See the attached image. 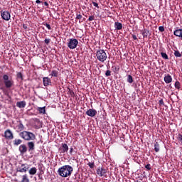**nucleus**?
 Returning a JSON list of instances; mask_svg holds the SVG:
<instances>
[{
  "label": "nucleus",
  "instance_id": "obj_1",
  "mask_svg": "<svg viewBox=\"0 0 182 182\" xmlns=\"http://www.w3.org/2000/svg\"><path fill=\"white\" fill-rule=\"evenodd\" d=\"M14 85V80L8 74L0 72V90L5 92L6 89H11Z\"/></svg>",
  "mask_w": 182,
  "mask_h": 182
},
{
  "label": "nucleus",
  "instance_id": "obj_2",
  "mask_svg": "<svg viewBox=\"0 0 182 182\" xmlns=\"http://www.w3.org/2000/svg\"><path fill=\"white\" fill-rule=\"evenodd\" d=\"M57 173L60 177H70L73 173V168L70 165H64L58 168Z\"/></svg>",
  "mask_w": 182,
  "mask_h": 182
},
{
  "label": "nucleus",
  "instance_id": "obj_3",
  "mask_svg": "<svg viewBox=\"0 0 182 182\" xmlns=\"http://www.w3.org/2000/svg\"><path fill=\"white\" fill-rule=\"evenodd\" d=\"M18 136L26 140V141H31L32 140H35L36 139V136L31 132L23 131L18 134Z\"/></svg>",
  "mask_w": 182,
  "mask_h": 182
},
{
  "label": "nucleus",
  "instance_id": "obj_4",
  "mask_svg": "<svg viewBox=\"0 0 182 182\" xmlns=\"http://www.w3.org/2000/svg\"><path fill=\"white\" fill-rule=\"evenodd\" d=\"M96 58L100 62L103 63L107 59V54L105 50H98L96 52Z\"/></svg>",
  "mask_w": 182,
  "mask_h": 182
},
{
  "label": "nucleus",
  "instance_id": "obj_5",
  "mask_svg": "<svg viewBox=\"0 0 182 182\" xmlns=\"http://www.w3.org/2000/svg\"><path fill=\"white\" fill-rule=\"evenodd\" d=\"M79 41L76 38H70L68 43V47L69 49H76Z\"/></svg>",
  "mask_w": 182,
  "mask_h": 182
},
{
  "label": "nucleus",
  "instance_id": "obj_6",
  "mask_svg": "<svg viewBox=\"0 0 182 182\" xmlns=\"http://www.w3.org/2000/svg\"><path fill=\"white\" fill-rule=\"evenodd\" d=\"M29 170V164H21L17 167L18 173H26Z\"/></svg>",
  "mask_w": 182,
  "mask_h": 182
},
{
  "label": "nucleus",
  "instance_id": "obj_7",
  "mask_svg": "<svg viewBox=\"0 0 182 182\" xmlns=\"http://www.w3.org/2000/svg\"><path fill=\"white\" fill-rule=\"evenodd\" d=\"M106 173H107V170L103 167H98L97 169V174L100 177H105L106 176Z\"/></svg>",
  "mask_w": 182,
  "mask_h": 182
},
{
  "label": "nucleus",
  "instance_id": "obj_8",
  "mask_svg": "<svg viewBox=\"0 0 182 182\" xmlns=\"http://www.w3.org/2000/svg\"><path fill=\"white\" fill-rule=\"evenodd\" d=\"M1 16L4 21H9L11 19V13L8 11H1Z\"/></svg>",
  "mask_w": 182,
  "mask_h": 182
},
{
  "label": "nucleus",
  "instance_id": "obj_9",
  "mask_svg": "<svg viewBox=\"0 0 182 182\" xmlns=\"http://www.w3.org/2000/svg\"><path fill=\"white\" fill-rule=\"evenodd\" d=\"M4 137L5 139H6V140H13L14 133H12V131H11V129H6L4 132Z\"/></svg>",
  "mask_w": 182,
  "mask_h": 182
},
{
  "label": "nucleus",
  "instance_id": "obj_10",
  "mask_svg": "<svg viewBox=\"0 0 182 182\" xmlns=\"http://www.w3.org/2000/svg\"><path fill=\"white\" fill-rule=\"evenodd\" d=\"M96 114H97V111L95 109H90L86 112V115L90 116V117H95Z\"/></svg>",
  "mask_w": 182,
  "mask_h": 182
},
{
  "label": "nucleus",
  "instance_id": "obj_11",
  "mask_svg": "<svg viewBox=\"0 0 182 182\" xmlns=\"http://www.w3.org/2000/svg\"><path fill=\"white\" fill-rule=\"evenodd\" d=\"M18 151L21 154H26V151H28V147L25 144H21L18 147Z\"/></svg>",
  "mask_w": 182,
  "mask_h": 182
},
{
  "label": "nucleus",
  "instance_id": "obj_12",
  "mask_svg": "<svg viewBox=\"0 0 182 182\" xmlns=\"http://www.w3.org/2000/svg\"><path fill=\"white\" fill-rule=\"evenodd\" d=\"M43 86H50V85H52V81L50 80V78L48 77H44L43 78Z\"/></svg>",
  "mask_w": 182,
  "mask_h": 182
},
{
  "label": "nucleus",
  "instance_id": "obj_13",
  "mask_svg": "<svg viewBox=\"0 0 182 182\" xmlns=\"http://www.w3.org/2000/svg\"><path fill=\"white\" fill-rule=\"evenodd\" d=\"M164 80L166 84L171 83V82H173V77L169 74H167L164 76Z\"/></svg>",
  "mask_w": 182,
  "mask_h": 182
},
{
  "label": "nucleus",
  "instance_id": "obj_14",
  "mask_svg": "<svg viewBox=\"0 0 182 182\" xmlns=\"http://www.w3.org/2000/svg\"><path fill=\"white\" fill-rule=\"evenodd\" d=\"M27 146L28 147V151H33L35 150V142L29 141L27 143Z\"/></svg>",
  "mask_w": 182,
  "mask_h": 182
},
{
  "label": "nucleus",
  "instance_id": "obj_15",
  "mask_svg": "<svg viewBox=\"0 0 182 182\" xmlns=\"http://www.w3.org/2000/svg\"><path fill=\"white\" fill-rule=\"evenodd\" d=\"M114 28L116 31H122V29H123V24L117 21L114 23Z\"/></svg>",
  "mask_w": 182,
  "mask_h": 182
},
{
  "label": "nucleus",
  "instance_id": "obj_16",
  "mask_svg": "<svg viewBox=\"0 0 182 182\" xmlns=\"http://www.w3.org/2000/svg\"><path fill=\"white\" fill-rule=\"evenodd\" d=\"M16 106L17 107H19V109H23V107L26 106V102L25 101L17 102Z\"/></svg>",
  "mask_w": 182,
  "mask_h": 182
},
{
  "label": "nucleus",
  "instance_id": "obj_17",
  "mask_svg": "<svg viewBox=\"0 0 182 182\" xmlns=\"http://www.w3.org/2000/svg\"><path fill=\"white\" fill-rule=\"evenodd\" d=\"M173 35H175V36H178V38H181L182 39V29L176 30L173 32Z\"/></svg>",
  "mask_w": 182,
  "mask_h": 182
},
{
  "label": "nucleus",
  "instance_id": "obj_18",
  "mask_svg": "<svg viewBox=\"0 0 182 182\" xmlns=\"http://www.w3.org/2000/svg\"><path fill=\"white\" fill-rule=\"evenodd\" d=\"M38 171V169L36 167H32L29 171L28 173L30 176H35Z\"/></svg>",
  "mask_w": 182,
  "mask_h": 182
},
{
  "label": "nucleus",
  "instance_id": "obj_19",
  "mask_svg": "<svg viewBox=\"0 0 182 182\" xmlns=\"http://www.w3.org/2000/svg\"><path fill=\"white\" fill-rule=\"evenodd\" d=\"M141 33L143 36V38H147L149 36V34L150 33V31L147 28H145L141 31Z\"/></svg>",
  "mask_w": 182,
  "mask_h": 182
},
{
  "label": "nucleus",
  "instance_id": "obj_20",
  "mask_svg": "<svg viewBox=\"0 0 182 182\" xmlns=\"http://www.w3.org/2000/svg\"><path fill=\"white\" fill-rule=\"evenodd\" d=\"M46 107H38L37 110L41 114H45L46 113Z\"/></svg>",
  "mask_w": 182,
  "mask_h": 182
},
{
  "label": "nucleus",
  "instance_id": "obj_21",
  "mask_svg": "<svg viewBox=\"0 0 182 182\" xmlns=\"http://www.w3.org/2000/svg\"><path fill=\"white\" fill-rule=\"evenodd\" d=\"M13 144L14 146H19V144H22V139H15L14 141H13Z\"/></svg>",
  "mask_w": 182,
  "mask_h": 182
},
{
  "label": "nucleus",
  "instance_id": "obj_22",
  "mask_svg": "<svg viewBox=\"0 0 182 182\" xmlns=\"http://www.w3.org/2000/svg\"><path fill=\"white\" fill-rule=\"evenodd\" d=\"M17 131L18 132H22V130H23V129L25 128V127L23 126V124H22V122H20L17 126Z\"/></svg>",
  "mask_w": 182,
  "mask_h": 182
},
{
  "label": "nucleus",
  "instance_id": "obj_23",
  "mask_svg": "<svg viewBox=\"0 0 182 182\" xmlns=\"http://www.w3.org/2000/svg\"><path fill=\"white\" fill-rule=\"evenodd\" d=\"M63 147V153H68V150H69V146L66 144H62Z\"/></svg>",
  "mask_w": 182,
  "mask_h": 182
},
{
  "label": "nucleus",
  "instance_id": "obj_24",
  "mask_svg": "<svg viewBox=\"0 0 182 182\" xmlns=\"http://www.w3.org/2000/svg\"><path fill=\"white\" fill-rule=\"evenodd\" d=\"M21 182H29V178H28L27 174L22 176Z\"/></svg>",
  "mask_w": 182,
  "mask_h": 182
},
{
  "label": "nucleus",
  "instance_id": "obj_25",
  "mask_svg": "<svg viewBox=\"0 0 182 182\" xmlns=\"http://www.w3.org/2000/svg\"><path fill=\"white\" fill-rule=\"evenodd\" d=\"M154 151L156 153H159V151H160V145L159 144V142L154 143Z\"/></svg>",
  "mask_w": 182,
  "mask_h": 182
},
{
  "label": "nucleus",
  "instance_id": "obj_26",
  "mask_svg": "<svg viewBox=\"0 0 182 182\" xmlns=\"http://www.w3.org/2000/svg\"><path fill=\"white\" fill-rule=\"evenodd\" d=\"M58 70H53L51 72L50 76H52L53 77H58Z\"/></svg>",
  "mask_w": 182,
  "mask_h": 182
},
{
  "label": "nucleus",
  "instance_id": "obj_27",
  "mask_svg": "<svg viewBox=\"0 0 182 182\" xmlns=\"http://www.w3.org/2000/svg\"><path fill=\"white\" fill-rule=\"evenodd\" d=\"M173 55L176 58H181V53L178 50H175Z\"/></svg>",
  "mask_w": 182,
  "mask_h": 182
},
{
  "label": "nucleus",
  "instance_id": "obj_28",
  "mask_svg": "<svg viewBox=\"0 0 182 182\" xmlns=\"http://www.w3.org/2000/svg\"><path fill=\"white\" fill-rule=\"evenodd\" d=\"M176 89H178L179 90L180 87H181V85L180 84V82L176 81L174 85Z\"/></svg>",
  "mask_w": 182,
  "mask_h": 182
},
{
  "label": "nucleus",
  "instance_id": "obj_29",
  "mask_svg": "<svg viewBox=\"0 0 182 182\" xmlns=\"http://www.w3.org/2000/svg\"><path fill=\"white\" fill-rule=\"evenodd\" d=\"M127 80L128 83H133V77H132V75H129Z\"/></svg>",
  "mask_w": 182,
  "mask_h": 182
},
{
  "label": "nucleus",
  "instance_id": "obj_30",
  "mask_svg": "<svg viewBox=\"0 0 182 182\" xmlns=\"http://www.w3.org/2000/svg\"><path fill=\"white\" fill-rule=\"evenodd\" d=\"M161 55L162 56L163 59H168V55L166 53H161Z\"/></svg>",
  "mask_w": 182,
  "mask_h": 182
},
{
  "label": "nucleus",
  "instance_id": "obj_31",
  "mask_svg": "<svg viewBox=\"0 0 182 182\" xmlns=\"http://www.w3.org/2000/svg\"><path fill=\"white\" fill-rule=\"evenodd\" d=\"M110 75H112V71H110L109 70H107L105 73V76L109 77V76H110Z\"/></svg>",
  "mask_w": 182,
  "mask_h": 182
},
{
  "label": "nucleus",
  "instance_id": "obj_32",
  "mask_svg": "<svg viewBox=\"0 0 182 182\" xmlns=\"http://www.w3.org/2000/svg\"><path fill=\"white\" fill-rule=\"evenodd\" d=\"M178 141H180L181 143H182V134H179L178 135Z\"/></svg>",
  "mask_w": 182,
  "mask_h": 182
},
{
  "label": "nucleus",
  "instance_id": "obj_33",
  "mask_svg": "<svg viewBox=\"0 0 182 182\" xmlns=\"http://www.w3.org/2000/svg\"><path fill=\"white\" fill-rule=\"evenodd\" d=\"M17 77L18 79H21V80H22V79H23V77H22V73H17Z\"/></svg>",
  "mask_w": 182,
  "mask_h": 182
},
{
  "label": "nucleus",
  "instance_id": "obj_34",
  "mask_svg": "<svg viewBox=\"0 0 182 182\" xmlns=\"http://www.w3.org/2000/svg\"><path fill=\"white\" fill-rule=\"evenodd\" d=\"M88 21H95V16H90L88 18Z\"/></svg>",
  "mask_w": 182,
  "mask_h": 182
},
{
  "label": "nucleus",
  "instance_id": "obj_35",
  "mask_svg": "<svg viewBox=\"0 0 182 182\" xmlns=\"http://www.w3.org/2000/svg\"><path fill=\"white\" fill-rule=\"evenodd\" d=\"M159 105L160 106H164V101L163 100V99H161L159 100Z\"/></svg>",
  "mask_w": 182,
  "mask_h": 182
},
{
  "label": "nucleus",
  "instance_id": "obj_36",
  "mask_svg": "<svg viewBox=\"0 0 182 182\" xmlns=\"http://www.w3.org/2000/svg\"><path fill=\"white\" fill-rule=\"evenodd\" d=\"M88 166H89L90 168H93V167H95V164L94 163H89Z\"/></svg>",
  "mask_w": 182,
  "mask_h": 182
},
{
  "label": "nucleus",
  "instance_id": "obj_37",
  "mask_svg": "<svg viewBox=\"0 0 182 182\" xmlns=\"http://www.w3.org/2000/svg\"><path fill=\"white\" fill-rule=\"evenodd\" d=\"M44 42H45V43H46V45H48V43H50V39H49V38H46V39L44 40Z\"/></svg>",
  "mask_w": 182,
  "mask_h": 182
},
{
  "label": "nucleus",
  "instance_id": "obj_38",
  "mask_svg": "<svg viewBox=\"0 0 182 182\" xmlns=\"http://www.w3.org/2000/svg\"><path fill=\"white\" fill-rule=\"evenodd\" d=\"M159 31H160V32H164V26H159Z\"/></svg>",
  "mask_w": 182,
  "mask_h": 182
},
{
  "label": "nucleus",
  "instance_id": "obj_39",
  "mask_svg": "<svg viewBox=\"0 0 182 182\" xmlns=\"http://www.w3.org/2000/svg\"><path fill=\"white\" fill-rule=\"evenodd\" d=\"M46 28H47L49 31H50V30L52 29V28L50 27V25L48 24V23H46Z\"/></svg>",
  "mask_w": 182,
  "mask_h": 182
},
{
  "label": "nucleus",
  "instance_id": "obj_40",
  "mask_svg": "<svg viewBox=\"0 0 182 182\" xmlns=\"http://www.w3.org/2000/svg\"><path fill=\"white\" fill-rule=\"evenodd\" d=\"M92 4L94 6H95V8H99V4L95 1L92 2Z\"/></svg>",
  "mask_w": 182,
  "mask_h": 182
},
{
  "label": "nucleus",
  "instance_id": "obj_41",
  "mask_svg": "<svg viewBox=\"0 0 182 182\" xmlns=\"http://www.w3.org/2000/svg\"><path fill=\"white\" fill-rule=\"evenodd\" d=\"M81 18H82L81 14H77L76 15V19H81Z\"/></svg>",
  "mask_w": 182,
  "mask_h": 182
},
{
  "label": "nucleus",
  "instance_id": "obj_42",
  "mask_svg": "<svg viewBox=\"0 0 182 182\" xmlns=\"http://www.w3.org/2000/svg\"><path fill=\"white\" fill-rule=\"evenodd\" d=\"M145 168H147V170H151V168L150 167V164L146 165Z\"/></svg>",
  "mask_w": 182,
  "mask_h": 182
},
{
  "label": "nucleus",
  "instance_id": "obj_43",
  "mask_svg": "<svg viewBox=\"0 0 182 182\" xmlns=\"http://www.w3.org/2000/svg\"><path fill=\"white\" fill-rule=\"evenodd\" d=\"M132 36L134 41H137V36H136V35L132 34Z\"/></svg>",
  "mask_w": 182,
  "mask_h": 182
},
{
  "label": "nucleus",
  "instance_id": "obj_44",
  "mask_svg": "<svg viewBox=\"0 0 182 182\" xmlns=\"http://www.w3.org/2000/svg\"><path fill=\"white\" fill-rule=\"evenodd\" d=\"M23 29H28V26H26V24H23Z\"/></svg>",
  "mask_w": 182,
  "mask_h": 182
},
{
  "label": "nucleus",
  "instance_id": "obj_45",
  "mask_svg": "<svg viewBox=\"0 0 182 182\" xmlns=\"http://www.w3.org/2000/svg\"><path fill=\"white\" fill-rule=\"evenodd\" d=\"M44 5L46 6H49V4L47 1L44 2Z\"/></svg>",
  "mask_w": 182,
  "mask_h": 182
},
{
  "label": "nucleus",
  "instance_id": "obj_46",
  "mask_svg": "<svg viewBox=\"0 0 182 182\" xmlns=\"http://www.w3.org/2000/svg\"><path fill=\"white\" fill-rule=\"evenodd\" d=\"M73 151V148H70V154H72Z\"/></svg>",
  "mask_w": 182,
  "mask_h": 182
},
{
  "label": "nucleus",
  "instance_id": "obj_47",
  "mask_svg": "<svg viewBox=\"0 0 182 182\" xmlns=\"http://www.w3.org/2000/svg\"><path fill=\"white\" fill-rule=\"evenodd\" d=\"M36 4H41V0H36Z\"/></svg>",
  "mask_w": 182,
  "mask_h": 182
},
{
  "label": "nucleus",
  "instance_id": "obj_48",
  "mask_svg": "<svg viewBox=\"0 0 182 182\" xmlns=\"http://www.w3.org/2000/svg\"><path fill=\"white\" fill-rule=\"evenodd\" d=\"M136 182H140V181H136Z\"/></svg>",
  "mask_w": 182,
  "mask_h": 182
}]
</instances>
